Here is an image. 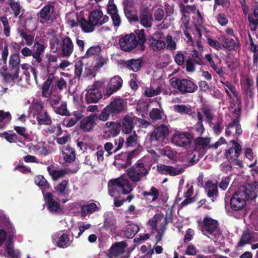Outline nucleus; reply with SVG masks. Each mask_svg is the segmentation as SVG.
I'll return each mask as SVG.
<instances>
[{
  "label": "nucleus",
  "instance_id": "39448f33",
  "mask_svg": "<svg viewBox=\"0 0 258 258\" xmlns=\"http://www.w3.org/2000/svg\"><path fill=\"white\" fill-rule=\"evenodd\" d=\"M103 85V81H97L88 87L86 90L85 98L88 103L97 102L102 96L104 97L100 91Z\"/></svg>",
  "mask_w": 258,
  "mask_h": 258
},
{
  "label": "nucleus",
  "instance_id": "a211bd4d",
  "mask_svg": "<svg viewBox=\"0 0 258 258\" xmlns=\"http://www.w3.org/2000/svg\"><path fill=\"white\" fill-rule=\"evenodd\" d=\"M127 245L123 241L115 243L110 248V255L114 257L126 258L123 256L125 251L124 248Z\"/></svg>",
  "mask_w": 258,
  "mask_h": 258
},
{
  "label": "nucleus",
  "instance_id": "412c9836",
  "mask_svg": "<svg viewBox=\"0 0 258 258\" xmlns=\"http://www.w3.org/2000/svg\"><path fill=\"white\" fill-rule=\"evenodd\" d=\"M62 54L63 56L69 57L74 50V44L71 39L66 37L62 41Z\"/></svg>",
  "mask_w": 258,
  "mask_h": 258
},
{
  "label": "nucleus",
  "instance_id": "473e14b6",
  "mask_svg": "<svg viewBox=\"0 0 258 258\" xmlns=\"http://www.w3.org/2000/svg\"><path fill=\"white\" fill-rule=\"evenodd\" d=\"M9 5L11 8V13L13 14L15 17H18L20 15V18L22 19V14H20L22 12V7L20 3L15 0H9Z\"/></svg>",
  "mask_w": 258,
  "mask_h": 258
},
{
  "label": "nucleus",
  "instance_id": "4be33fe9",
  "mask_svg": "<svg viewBox=\"0 0 258 258\" xmlns=\"http://www.w3.org/2000/svg\"><path fill=\"white\" fill-rule=\"evenodd\" d=\"M113 113H118L125 107V103L123 99L118 98L112 100L108 105Z\"/></svg>",
  "mask_w": 258,
  "mask_h": 258
},
{
  "label": "nucleus",
  "instance_id": "8fccbe9b",
  "mask_svg": "<svg viewBox=\"0 0 258 258\" xmlns=\"http://www.w3.org/2000/svg\"><path fill=\"white\" fill-rule=\"evenodd\" d=\"M250 234L247 232H244L238 244L239 246H243L247 243L253 242Z\"/></svg>",
  "mask_w": 258,
  "mask_h": 258
},
{
  "label": "nucleus",
  "instance_id": "a18cd8bd",
  "mask_svg": "<svg viewBox=\"0 0 258 258\" xmlns=\"http://www.w3.org/2000/svg\"><path fill=\"white\" fill-rule=\"evenodd\" d=\"M11 119V115L9 112L0 110V129L3 128L6 122L10 121Z\"/></svg>",
  "mask_w": 258,
  "mask_h": 258
},
{
  "label": "nucleus",
  "instance_id": "9d476101",
  "mask_svg": "<svg viewBox=\"0 0 258 258\" xmlns=\"http://www.w3.org/2000/svg\"><path fill=\"white\" fill-rule=\"evenodd\" d=\"M122 84L121 78L119 76L112 78L106 87L104 89L103 95L105 99L108 98L114 92L119 89Z\"/></svg>",
  "mask_w": 258,
  "mask_h": 258
},
{
  "label": "nucleus",
  "instance_id": "f704fd0d",
  "mask_svg": "<svg viewBox=\"0 0 258 258\" xmlns=\"http://www.w3.org/2000/svg\"><path fill=\"white\" fill-rule=\"evenodd\" d=\"M47 169L52 179L55 180L63 177L67 173L64 170H55L52 166H48Z\"/></svg>",
  "mask_w": 258,
  "mask_h": 258
},
{
  "label": "nucleus",
  "instance_id": "4468645a",
  "mask_svg": "<svg viewBox=\"0 0 258 258\" xmlns=\"http://www.w3.org/2000/svg\"><path fill=\"white\" fill-rule=\"evenodd\" d=\"M90 21L96 27L100 26L106 23L109 20V17L103 15V12L99 10L92 12L89 15Z\"/></svg>",
  "mask_w": 258,
  "mask_h": 258
},
{
  "label": "nucleus",
  "instance_id": "cd10ccee",
  "mask_svg": "<svg viewBox=\"0 0 258 258\" xmlns=\"http://www.w3.org/2000/svg\"><path fill=\"white\" fill-rule=\"evenodd\" d=\"M140 21L143 26L150 27L153 21L152 14L147 10L144 11L140 16Z\"/></svg>",
  "mask_w": 258,
  "mask_h": 258
},
{
  "label": "nucleus",
  "instance_id": "3c124183",
  "mask_svg": "<svg viewBox=\"0 0 258 258\" xmlns=\"http://www.w3.org/2000/svg\"><path fill=\"white\" fill-rule=\"evenodd\" d=\"M112 113H113V112H112L111 110L107 105L102 110L98 117V118L100 120L106 121L109 118L110 115Z\"/></svg>",
  "mask_w": 258,
  "mask_h": 258
},
{
  "label": "nucleus",
  "instance_id": "052dcab7",
  "mask_svg": "<svg viewBox=\"0 0 258 258\" xmlns=\"http://www.w3.org/2000/svg\"><path fill=\"white\" fill-rule=\"evenodd\" d=\"M35 183L39 186H44L45 187H49V184L42 175H37L35 177Z\"/></svg>",
  "mask_w": 258,
  "mask_h": 258
},
{
  "label": "nucleus",
  "instance_id": "7ed1b4c3",
  "mask_svg": "<svg viewBox=\"0 0 258 258\" xmlns=\"http://www.w3.org/2000/svg\"><path fill=\"white\" fill-rule=\"evenodd\" d=\"M30 115L36 117L40 124L49 125L51 123L50 117L44 109V104L41 101H34L30 108Z\"/></svg>",
  "mask_w": 258,
  "mask_h": 258
},
{
  "label": "nucleus",
  "instance_id": "f3484780",
  "mask_svg": "<svg viewBox=\"0 0 258 258\" xmlns=\"http://www.w3.org/2000/svg\"><path fill=\"white\" fill-rule=\"evenodd\" d=\"M157 171L163 174H169L171 176H175L182 173L184 169L182 167H174L164 164L158 165L157 167Z\"/></svg>",
  "mask_w": 258,
  "mask_h": 258
},
{
  "label": "nucleus",
  "instance_id": "393cba45",
  "mask_svg": "<svg viewBox=\"0 0 258 258\" xmlns=\"http://www.w3.org/2000/svg\"><path fill=\"white\" fill-rule=\"evenodd\" d=\"M96 119L97 116L95 114H92L83 119L81 123V128L85 132L90 131L94 126Z\"/></svg>",
  "mask_w": 258,
  "mask_h": 258
},
{
  "label": "nucleus",
  "instance_id": "c756f323",
  "mask_svg": "<svg viewBox=\"0 0 258 258\" xmlns=\"http://www.w3.org/2000/svg\"><path fill=\"white\" fill-rule=\"evenodd\" d=\"M99 206V203H98L97 205L94 203H91L82 206L81 209V214L82 216L85 217L88 214H90L98 210Z\"/></svg>",
  "mask_w": 258,
  "mask_h": 258
},
{
  "label": "nucleus",
  "instance_id": "680f3d73",
  "mask_svg": "<svg viewBox=\"0 0 258 258\" xmlns=\"http://www.w3.org/2000/svg\"><path fill=\"white\" fill-rule=\"evenodd\" d=\"M107 11V13L110 15L117 14V9L116 5L114 4V0H109Z\"/></svg>",
  "mask_w": 258,
  "mask_h": 258
},
{
  "label": "nucleus",
  "instance_id": "c85d7f7f",
  "mask_svg": "<svg viewBox=\"0 0 258 258\" xmlns=\"http://www.w3.org/2000/svg\"><path fill=\"white\" fill-rule=\"evenodd\" d=\"M62 155L63 159L67 162H72L74 161L76 158V154L74 150L69 146L63 147Z\"/></svg>",
  "mask_w": 258,
  "mask_h": 258
},
{
  "label": "nucleus",
  "instance_id": "6e6552de",
  "mask_svg": "<svg viewBox=\"0 0 258 258\" xmlns=\"http://www.w3.org/2000/svg\"><path fill=\"white\" fill-rule=\"evenodd\" d=\"M192 135L185 132H176L172 137V143L179 147H188L191 143Z\"/></svg>",
  "mask_w": 258,
  "mask_h": 258
},
{
  "label": "nucleus",
  "instance_id": "2eb2a0df",
  "mask_svg": "<svg viewBox=\"0 0 258 258\" xmlns=\"http://www.w3.org/2000/svg\"><path fill=\"white\" fill-rule=\"evenodd\" d=\"M169 134V130L166 125H161L156 128L151 134L152 140L162 141L167 138Z\"/></svg>",
  "mask_w": 258,
  "mask_h": 258
},
{
  "label": "nucleus",
  "instance_id": "79ce46f5",
  "mask_svg": "<svg viewBox=\"0 0 258 258\" xmlns=\"http://www.w3.org/2000/svg\"><path fill=\"white\" fill-rule=\"evenodd\" d=\"M210 140L207 138L199 137L196 139L195 143L197 146H199L202 149H207L211 148L210 145Z\"/></svg>",
  "mask_w": 258,
  "mask_h": 258
},
{
  "label": "nucleus",
  "instance_id": "e2e57ef3",
  "mask_svg": "<svg viewBox=\"0 0 258 258\" xmlns=\"http://www.w3.org/2000/svg\"><path fill=\"white\" fill-rule=\"evenodd\" d=\"M136 154H137V151L136 150H134L129 153H124L121 154V157L126 159V161L124 163V165L125 166H127L131 164V159L133 158Z\"/></svg>",
  "mask_w": 258,
  "mask_h": 258
},
{
  "label": "nucleus",
  "instance_id": "49530a36",
  "mask_svg": "<svg viewBox=\"0 0 258 258\" xmlns=\"http://www.w3.org/2000/svg\"><path fill=\"white\" fill-rule=\"evenodd\" d=\"M205 59L209 62L211 67L219 74L221 75L222 73L221 68L213 60L212 56L210 54L205 55Z\"/></svg>",
  "mask_w": 258,
  "mask_h": 258
},
{
  "label": "nucleus",
  "instance_id": "dca6fc26",
  "mask_svg": "<svg viewBox=\"0 0 258 258\" xmlns=\"http://www.w3.org/2000/svg\"><path fill=\"white\" fill-rule=\"evenodd\" d=\"M169 222L168 221L167 217L164 218L163 214L162 213H157L155 214L153 218L149 219L148 221V225L150 226L152 229H156L158 225V228L162 227L164 226L166 227L167 223Z\"/></svg>",
  "mask_w": 258,
  "mask_h": 258
},
{
  "label": "nucleus",
  "instance_id": "6ab92c4d",
  "mask_svg": "<svg viewBox=\"0 0 258 258\" xmlns=\"http://www.w3.org/2000/svg\"><path fill=\"white\" fill-rule=\"evenodd\" d=\"M45 198L47 203L48 209L50 212L59 213L62 211L59 204L55 200L52 194L47 193Z\"/></svg>",
  "mask_w": 258,
  "mask_h": 258
},
{
  "label": "nucleus",
  "instance_id": "de8ad7c7",
  "mask_svg": "<svg viewBox=\"0 0 258 258\" xmlns=\"http://www.w3.org/2000/svg\"><path fill=\"white\" fill-rule=\"evenodd\" d=\"M135 32L137 35L140 49L143 50L145 49L144 43L146 41L144 30L143 29L137 30Z\"/></svg>",
  "mask_w": 258,
  "mask_h": 258
},
{
  "label": "nucleus",
  "instance_id": "5701e85b",
  "mask_svg": "<svg viewBox=\"0 0 258 258\" xmlns=\"http://www.w3.org/2000/svg\"><path fill=\"white\" fill-rule=\"evenodd\" d=\"M181 11L183 15V17L181 19V22H188L189 19L188 17L186 16V14L190 13H195L196 11L198 16L199 17V20L198 21L199 24H201L203 23V20L201 17V14L199 11H196V8L194 5H187L186 6L182 7H181Z\"/></svg>",
  "mask_w": 258,
  "mask_h": 258
},
{
  "label": "nucleus",
  "instance_id": "37998d69",
  "mask_svg": "<svg viewBox=\"0 0 258 258\" xmlns=\"http://www.w3.org/2000/svg\"><path fill=\"white\" fill-rule=\"evenodd\" d=\"M108 60V58L106 56H98L96 59V64L94 67L93 70L95 72L98 71L103 66L107 64Z\"/></svg>",
  "mask_w": 258,
  "mask_h": 258
},
{
  "label": "nucleus",
  "instance_id": "f257e3e1",
  "mask_svg": "<svg viewBox=\"0 0 258 258\" xmlns=\"http://www.w3.org/2000/svg\"><path fill=\"white\" fill-rule=\"evenodd\" d=\"M258 193V182L253 181L241 187L232 196L230 200L231 208L238 211L242 209L246 205V201L255 199Z\"/></svg>",
  "mask_w": 258,
  "mask_h": 258
},
{
  "label": "nucleus",
  "instance_id": "a878e982",
  "mask_svg": "<svg viewBox=\"0 0 258 258\" xmlns=\"http://www.w3.org/2000/svg\"><path fill=\"white\" fill-rule=\"evenodd\" d=\"M232 142L234 144V147H231L229 150L226 151L225 156L229 160H235L237 158L241 153V147L239 145L232 141Z\"/></svg>",
  "mask_w": 258,
  "mask_h": 258
},
{
  "label": "nucleus",
  "instance_id": "338daca9",
  "mask_svg": "<svg viewBox=\"0 0 258 258\" xmlns=\"http://www.w3.org/2000/svg\"><path fill=\"white\" fill-rule=\"evenodd\" d=\"M207 41L208 44L211 47L217 50L222 49L223 48V45L222 43V42H219L210 38L207 39Z\"/></svg>",
  "mask_w": 258,
  "mask_h": 258
},
{
  "label": "nucleus",
  "instance_id": "2f4dec72",
  "mask_svg": "<svg viewBox=\"0 0 258 258\" xmlns=\"http://www.w3.org/2000/svg\"><path fill=\"white\" fill-rule=\"evenodd\" d=\"M143 196L149 202L155 201L159 196L158 190L155 187H152L149 191L143 192Z\"/></svg>",
  "mask_w": 258,
  "mask_h": 258
},
{
  "label": "nucleus",
  "instance_id": "603ef678",
  "mask_svg": "<svg viewBox=\"0 0 258 258\" xmlns=\"http://www.w3.org/2000/svg\"><path fill=\"white\" fill-rule=\"evenodd\" d=\"M138 142V136L134 132L133 135L129 136L126 139L125 144L127 146H135L137 144Z\"/></svg>",
  "mask_w": 258,
  "mask_h": 258
},
{
  "label": "nucleus",
  "instance_id": "09e8293b",
  "mask_svg": "<svg viewBox=\"0 0 258 258\" xmlns=\"http://www.w3.org/2000/svg\"><path fill=\"white\" fill-rule=\"evenodd\" d=\"M128 68L134 72L138 71L141 67V61L140 59H132L127 62Z\"/></svg>",
  "mask_w": 258,
  "mask_h": 258
},
{
  "label": "nucleus",
  "instance_id": "7c9ffc66",
  "mask_svg": "<svg viewBox=\"0 0 258 258\" xmlns=\"http://www.w3.org/2000/svg\"><path fill=\"white\" fill-rule=\"evenodd\" d=\"M56 243L57 246L59 247H67L70 244V240L69 235L66 233H58L57 234V239L56 240Z\"/></svg>",
  "mask_w": 258,
  "mask_h": 258
},
{
  "label": "nucleus",
  "instance_id": "bb28decb",
  "mask_svg": "<svg viewBox=\"0 0 258 258\" xmlns=\"http://www.w3.org/2000/svg\"><path fill=\"white\" fill-rule=\"evenodd\" d=\"M45 48V46L42 42H35L33 46V57L38 62L42 60L41 55L44 53Z\"/></svg>",
  "mask_w": 258,
  "mask_h": 258
},
{
  "label": "nucleus",
  "instance_id": "1a4fd4ad",
  "mask_svg": "<svg viewBox=\"0 0 258 258\" xmlns=\"http://www.w3.org/2000/svg\"><path fill=\"white\" fill-rule=\"evenodd\" d=\"M38 18L41 23H49L55 19L54 7L53 5H45L39 12Z\"/></svg>",
  "mask_w": 258,
  "mask_h": 258
},
{
  "label": "nucleus",
  "instance_id": "864d4df0",
  "mask_svg": "<svg viewBox=\"0 0 258 258\" xmlns=\"http://www.w3.org/2000/svg\"><path fill=\"white\" fill-rule=\"evenodd\" d=\"M21 69L23 70L24 74L26 76H29L30 72H31L34 76V78L36 79L37 75L35 70L31 67L29 64L24 63L21 65Z\"/></svg>",
  "mask_w": 258,
  "mask_h": 258
},
{
  "label": "nucleus",
  "instance_id": "6e6d98bb",
  "mask_svg": "<svg viewBox=\"0 0 258 258\" xmlns=\"http://www.w3.org/2000/svg\"><path fill=\"white\" fill-rule=\"evenodd\" d=\"M162 155L166 156L170 159H173L175 156V153L169 147H165L159 150Z\"/></svg>",
  "mask_w": 258,
  "mask_h": 258
},
{
  "label": "nucleus",
  "instance_id": "bf43d9fd",
  "mask_svg": "<svg viewBox=\"0 0 258 258\" xmlns=\"http://www.w3.org/2000/svg\"><path fill=\"white\" fill-rule=\"evenodd\" d=\"M245 157L250 161H253L252 163L249 164V167H252L256 164V159L254 158L253 153L250 148H247L245 151Z\"/></svg>",
  "mask_w": 258,
  "mask_h": 258
},
{
  "label": "nucleus",
  "instance_id": "72a5a7b5",
  "mask_svg": "<svg viewBox=\"0 0 258 258\" xmlns=\"http://www.w3.org/2000/svg\"><path fill=\"white\" fill-rule=\"evenodd\" d=\"M0 51L2 60L4 63H6L7 57L9 55V45L5 39H0Z\"/></svg>",
  "mask_w": 258,
  "mask_h": 258
},
{
  "label": "nucleus",
  "instance_id": "ea45409f",
  "mask_svg": "<svg viewBox=\"0 0 258 258\" xmlns=\"http://www.w3.org/2000/svg\"><path fill=\"white\" fill-rule=\"evenodd\" d=\"M174 110L179 113L190 114L192 113V108L188 105H176L173 106Z\"/></svg>",
  "mask_w": 258,
  "mask_h": 258
},
{
  "label": "nucleus",
  "instance_id": "aec40b11",
  "mask_svg": "<svg viewBox=\"0 0 258 258\" xmlns=\"http://www.w3.org/2000/svg\"><path fill=\"white\" fill-rule=\"evenodd\" d=\"M121 125L119 123L109 121L106 123L105 127L108 130L105 132L104 136L110 137V136L116 137L120 133Z\"/></svg>",
  "mask_w": 258,
  "mask_h": 258
},
{
  "label": "nucleus",
  "instance_id": "c03bdc74",
  "mask_svg": "<svg viewBox=\"0 0 258 258\" xmlns=\"http://www.w3.org/2000/svg\"><path fill=\"white\" fill-rule=\"evenodd\" d=\"M101 51V47L98 45H94L89 47L83 56V58H88L95 55H97Z\"/></svg>",
  "mask_w": 258,
  "mask_h": 258
},
{
  "label": "nucleus",
  "instance_id": "c9c22d12",
  "mask_svg": "<svg viewBox=\"0 0 258 258\" xmlns=\"http://www.w3.org/2000/svg\"><path fill=\"white\" fill-rule=\"evenodd\" d=\"M139 227L137 224L134 223L128 224L124 230V235L128 238H132L139 232Z\"/></svg>",
  "mask_w": 258,
  "mask_h": 258
},
{
  "label": "nucleus",
  "instance_id": "69168bd1",
  "mask_svg": "<svg viewBox=\"0 0 258 258\" xmlns=\"http://www.w3.org/2000/svg\"><path fill=\"white\" fill-rule=\"evenodd\" d=\"M77 18V15L75 13H72L67 14L66 18L67 19L68 24L71 27H73L77 25V22L75 19Z\"/></svg>",
  "mask_w": 258,
  "mask_h": 258
},
{
  "label": "nucleus",
  "instance_id": "ddd939ff",
  "mask_svg": "<svg viewBox=\"0 0 258 258\" xmlns=\"http://www.w3.org/2000/svg\"><path fill=\"white\" fill-rule=\"evenodd\" d=\"M150 47L154 51H158L165 48L166 46L164 37L162 33L157 32L149 38Z\"/></svg>",
  "mask_w": 258,
  "mask_h": 258
},
{
  "label": "nucleus",
  "instance_id": "4c0bfd02",
  "mask_svg": "<svg viewBox=\"0 0 258 258\" xmlns=\"http://www.w3.org/2000/svg\"><path fill=\"white\" fill-rule=\"evenodd\" d=\"M205 189L207 192L209 197L212 198V201L217 196V187L215 184L213 183L211 181H208L206 183Z\"/></svg>",
  "mask_w": 258,
  "mask_h": 258
},
{
  "label": "nucleus",
  "instance_id": "f8f14e48",
  "mask_svg": "<svg viewBox=\"0 0 258 258\" xmlns=\"http://www.w3.org/2000/svg\"><path fill=\"white\" fill-rule=\"evenodd\" d=\"M137 45L138 42L134 34L126 35L119 40L120 48L124 51H130L135 48Z\"/></svg>",
  "mask_w": 258,
  "mask_h": 258
},
{
  "label": "nucleus",
  "instance_id": "4d7b16f0",
  "mask_svg": "<svg viewBox=\"0 0 258 258\" xmlns=\"http://www.w3.org/2000/svg\"><path fill=\"white\" fill-rule=\"evenodd\" d=\"M198 122L195 125V130L199 135H201L204 131V126L202 123L203 116L200 112H198Z\"/></svg>",
  "mask_w": 258,
  "mask_h": 258
},
{
  "label": "nucleus",
  "instance_id": "20e7f679",
  "mask_svg": "<svg viewBox=\"0 0 258 258\" xmlns=\"http://www.w3.org/2000/svg\"><path fill=\"white\" fill-rule=\"evenodd\" d=\"M218 226V223L216 220L206 216L203 220L202 231L214 241H217L221 238V233L217 230Z\"/></svg>",
  "mask_w": 258,
  "mask_h": 258
},
{
  "label": "nucleus",
  "instance_id": "a19ab883",
  "mask_svg": "<svg viewBox=\"0 0 258 258\" xmlns=\"http://www.w3.org/2000/svg\"><path fill=\"white\" fill-rule=\"evenodd\" d=\"M219 39L220 42H222L223 48H228L231 49L234 48L236 42L234 39L226 38L224 36H221Z\"/></svg>",
  "mask_w": 258,
  "mask_h": 258
},
{
  "label": "nucleus",
  "instance_id": "774afa93",
  "mask_svg": "<svg viewBox=\"0 0 258 258\" xmlns=\"http://www.w3.org/2000/svg\"><path fill=\"white\" fill-rule=\"evenodd\" d=\"M83 63L81 60L77 61L75 64V74L76 76L80 78L83 71Z\"/></svg>",
  "mask_w": 258,
  "mask_h": 258
},
{
  "label": "nucleus",
  "instance_id": "9b49d317",
  "mask_svg": "<svg viewBox=\"0 0 258 258\" xmlns=\"http://www.w3.org/2000/svg\"><path fill=\"white\" fill-rule=\"evenodd\" d=\"M54 190L53 193L57 196V199L59 200L61 199L63 203H65L67 200L63 199L68 198L70 195L71 190L69 189V182L68 180H63L54 187Z\"/></svg>",
  "mask_w": 258,
  "mask_h": 258
},
{
  "label": "nucleus",
  "instance_id": "e433bc0d",
  "mask_svg": "<svg viewBox=\"0 0 258 258\" xmlns=\"http://www.w3.org/2000/svg\"><path fill=\"white\" fill-rule=\"evenodd\" d=\"M248 21L251 30H255L258 25V6L254 8L253 14L249 15Z\"/></svg>",
  "mask_w": 258,
  "mask_h": 258
},
{
  "label": "nucleus",
  "instance_id": "0eeeda50",
  "mask_svg": "<svg viewBox=\"0 0 258 258\" xmlns=\"http://www.w3.org/2000/svg\"><path fill=\"white\" fill-rule=\"evenodd\" d=\"M127 174L133 182H139L148 174V170L141 160H139L135 166L127 170Z\"/></svg>",
  "mask_w": 258,
  "mask_h": 258
},
{
  "label": "nucleus",
  "instance_id": "58836bf2",
  "mask_svg": "<svg viewBox=\"0 0 258 258\" xmlns=\"http://www.w3.org/2000/svg\"><path fill=\"white\" fill-rule=\"evenodd\" d=\"M80 26L83 30L87 33L92 32L95 30V26L93 25L91 21H90V18L89 20L87 21L85 19H82L80 22Z\"/></svg>",
  "mask_w": 258,
  "mask_h": 258
},
{
  "label": "nucleus",
  "instance_id": "5fc2aeb1",
  "mask_svg": "<svg viewBox=\"0 0 258 258\" xmlns=\"http://www.w3.org/2000/svg\"><path fill=\"white\" fill-rule=\"evenodd\" d=\"M160 92L161 89L160 87H158L156 89H154L153 87H150L145 89L144 94L146 96L151 97L157 95Z\"/></svg>",
  "mask_w": 258,
  "mask_h": 258
},
{
  "label": "nucleus",
  "instance_id": "13d9d810",
  "mask_svg": "<svg viewBox=\"0 0 258 258\" xmlns=\"http://www.w3.org/2000/svg\"><path fill=\"white\" fill-rule=\"evenodd\" d=\"M20 62V58L18 54H13L10 55L9 64L14 68L17 67Z\"/></svg>",
  "mask_w": 258,
  "mask_h": 258
},
{
  "label": "nucleus",
  "instance_id": "b1692460",
  "mask_svg": "<svg viewBox=\"0 0 258 258\" xmlns=\"http://www.w3.org/2000/svg\"><path fill=\"white\" fill-rule=\"evenodd\" d=\"M134 119L135 118L132 115H127L124 117L122 124V131L123 133L125 134L131 133L134 128L133 121Z\"/></svg>",
  "mask_w": 258,
  "mask_h": 258
},
{
  "label": "nucleus",
  "instance_id": "423d86ee",
  "mask_svg": "<svg viewBox=\"0 0 258 258\" xmlns=\"http://www.w3.org/2000/svg\"><path fill=\"white\" fill-rule=\"evenodd\" d=\"M171 86L182 93H192L197 88L196 84L192 81L186 79H179L175 77L170 80Z\"/></svg>",
  "mask_w": 258,
  "mask_h": 258
},
{
  "label": "nucleus",
  "instance_id": "f03ea898",
  "mask_svg": "<svg viewBox=\"0 0 258 258\" xmlns=\"http://www.w3.org/2000/svg\"><path fill=\"white\" fill-rule=\"evenodd\" d=\"M108 187L110 196L115 198L120 192L128 194L133 190L128 180L122 176L109 180Z\"/></svg>",
  "mask_w": 258,
  "mask_h": 258
},
{
  "label": "nucleus",
  "instance_id": "0e129e2a",
  "mask_svg": "<svg viewBox=\"0 0 258 258\" xmlns=\"http://www.w3.org/2000/svg\"><path fill=\"white\" fill-rule=\"evenodd\" d=\"M46 132L49 134H54L56 136H58L61 134L62 130L60 125L59 124H57L56 125L48 127Z\"/></svg>",
  "mask_w": 258,
  "mask_h": 258
}]
</instances>
